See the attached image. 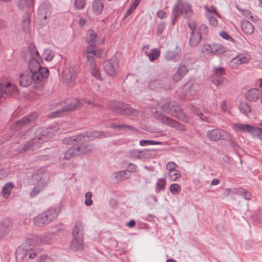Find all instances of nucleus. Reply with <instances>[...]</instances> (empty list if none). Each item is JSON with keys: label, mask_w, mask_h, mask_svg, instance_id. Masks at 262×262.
<instances>
[{"label": "nucleus", "mask_w": 262, "mask_h": 262, "mask_svg": "<svg viewBox=\"0 0 262 262\" xmlns=\"http://www.w3.org/2000/svg\"><path fill=\"white\" fill-rule=\"evenodd\" d=\"M103 136V133L102 132H93L86 135H80L76 137L65 138L63 140L64 143L74 144V142H76V144H79L80 146L77 148H71L69 149L64 154V158L70 159L72 157L90 151L92 150L93 147L91 145H85V142Z\"/></svg>", "instance_id": "nucleus-1"}, {"label": "nucleus", "mask_w": 262, "mask_h": 262, "mask_svg": "<svg viewBox=\"0 0 262 262\" xmlns=\"http://www.w3.org/2000/svg\"><path fill=\"white\" fill-rule=\"evenodd\" d=\"M102 51L97 49L93 45L89 46L86 50L88 62L90 66L91 75L95 77L97 80H103L101 78L99 70L97 68L96 63L94 62V57H100Z\"/></svg>", "instance_id": "nucleus-2"}, {"label": "nucleus", "mask_w": 262, "mask_h": 262, "mask_svg": "<svg viewBox=\"0 0 262 262\" xmlns=\"http://www.w3.org/2000/svg\"><path fill=\"white\" fill-rule=\"evenodd\" d=\"M189 27L191 30V35L189 39V44L192 47L198 46L200 43L202 35L207 34L208 32V28L206 25H202L199 28H196L195 22L189 23Z\"/></svg>", "instance_id": "nucleus-3"}, {"label": "nucleus", "mask_w": 262, "mask_h": 262, "mask_svg": "<svg viewBox=\"0 0 262 262\" xmlns=\"http://www.w3.org/2000/svg\"><path fill=\"white\" fill-rule=\"evenodd\" d=\"M57 128L56 127H53L48 129L46 135H40L41 133V130H38L36 133L38 135L35 138L32 139L30 141L28 142L23 148L22 149L20 150V152H24L28 149L33 148V147H39L40 145L43 143V141L46 139L47 137H52L55 135V133H57Z\"/></svg>", "instance_id": "nucleus-4"}, {"label": "nucleus", "mask_w": 262, "mask_h": 262, "mask_svg": "<svg viewBox=\"0 0 262 262\" xmlns=\"http://www.w3.org/2000/svg\"><path fill=\"white\" fill-rule=\"evenodd\" d=\"M103 69L108 75L114 77L117 75L119 70V60L116 57H112L105 60L103 63Z\"/></svg>", "instance_id": "nucleus-5"}, {"label": "nucleus", "mask_w": 262, "mask_h": 262, "mask_svg": "<svg viewBox=\"0 0 262 262\" xmlns=\"http://www.w3.org/2000/svg\"><path fill=\"white\" fill-rule=\"evenodd\" d=\"M29 49L31 59L29 63V68L32 73L41 68L40 65L41 59L34 45H30Z\"/></svg>", "instance_id": "nucleus-6"}, {"label": "nucleus", "mask_w": 262, "mask_h": 262, "mask_svg": "<svg viewBox=\"0 0 262 262\" xmlns=\"http://www.w3.org/2000/svg\"><path fill=\"white\" fill-rule=\"evenodd\" d=\"M112 110L117 114L128 115L129 116H137L138 112L131 108L126 104L118 103L111 106Z\"/></svg>", "instance_id": "nucleus-7"}, {"label": "nucleus", "mask_w": 262, "mask_h": 262, "mask_svg": "<svg viewBox=\"0 0 262 262\" xmlns=\"http://www.w3.org/2000/svg\"><path fill=\"white\" fill-rule=\"evenodd\" d=\"M80 103L77 99H74L71 100L70 102L69 101L68 102H62L59 105L57 111L54 112V116L53 117H56L58 116V114L60 112H68L74 110L75 108L80 106Z\"/></svg>", "instance_id": "nucleus-8"}, {"label": "nucleus", "mask_w": 262, "mask_h": 262, "mask_svg": "<svg viewBox=\"0 0 262 262\" xmlns=\"http://www.w3.org/2000/svg\"><path fill=\"white\" fill-rule=\"evenodd\" d=\"M174 12L177 15L181 14L188 17L192 14V10L189 4L180 1L174 6Z\"/></svg>", "instance_id": "nucleus-9"}, {"label": "nucleus", "mask_w": 262, "mask_h": 262, "mask_svg": "<svg viewBox=\"0 0 262 262\" xmlns=\"http://www.w3.org/2000/svg\"><path fill=\"white\" fill-rule=\"evenodd\" d=\"M207 137L212 141L228 139L230 135L226 132L220 129H212L207 132Z\"/></svg>", "instance_id": "nucleus-10"}, {"label": "nucleus", "mask_w": 262, "mask_h": 262, "mask_svg": "<svg viewBox=\"0 0 262 262\" xmlns=\"http://www.w3.org/2000/svg\"><path fill=\"white\" fill-rule=\"evenodd\" d=\"M51 7L48 2L43 3L39 7L38 15L41 20H45L51 14Z\"/></svg>", "instance_id": "nucleus-11"}, {"label": "nucleus", "mask_w": 262, "mask_h": 262, "mask_svg": "<svg viewBox=\"0 0 262 262\" xmlns=\"http://www.w3.org/2000/svg\"><path fill=\"white\" fill-rule=\"evenodd\" d=\"M162 109L164 113L180 119H182V116H183L180 107L174 102H173L172 109H168L167 105H163Z\"/></svg>", "instance_id": "nucleus-12"}, {"label": "nucleus", "mask_w": 262, "mask_h": 262, "mask_svg": "<svg viewBox=\"0 0 262 262\" xmlns=\"http://www.w3.org/2000/svg\"><path fill=\"white\" fill-rule=\"evenodd\" d=\"M260 90L257 89L249 90L246 93V99L250 101H256L259 99L262 94V83H259Z\"/></svg>", "instance_id": "nucleus-13"}, {"label": "nucleus", "mask_w": 262, "mask_h": 262, "mask_svg": "<svg viewBox=\"0 0 262 262\" xmlns=\"http://www.w3.org/2000/svg\"><path fill=\"white\" fill-rule=\"evenodd\" d=\"M32 74L33 80L39 82L45 80L48 77L49 71L48 69L41 67L36 71L32 72Z\"/></svg>", "instance_id": "nucleus-14"}, {"label": "nucleus", "mask_w": 262, "mask_h": 262, "mask_svg": "<svg viewBox=\"0 0 262 262\" xmlns=\"http://www.w3.org/2000/svg\"><path fill=\"white\" fill-rule=\"evenodd\" d=\"M86 41L89 43L101 44L103 42V39L98 36L94 31L89 30L87 33Z\"/></svg>", "instance_id": "nucleus-15"}, {"label": "nucleus", "mask_w": 262, "mask_h": 262, "mask_svg": "<svg viewBox=\"0 0 262 262\" xmlns=\"http://www.w3.org/2000/svg\"><path fill=\"white\" fill-rule=\"evenodd\" d=\"M250 60V57L248 54H240L232 59L231 65L232 67H235L242 63H248Z\"/></svg>", "instance_id": "nucleus-16"}, {"label": "nucleus", "mask_w": 262, "mask_h": 262, "mask_svg": "<svg viewBox=\"0 0 262 262\" xmlns=\"http://www.w3.org/2000/svg\"><path fill=\"white\" fill-rule=\"evenodd\" d=\"M37 116L38 115L36 113H33L24 117L16 123V129L26 124H27L30 122L33 121L36 118H37Z\"/></svg>", "instance_id": "nucleus-17"}, {"label": "nucleus", "mask_w": 262, "mask_h": 262, "mask_svg": "<svg viewBox=\"0 0 262 262\" xmlns=\"http://www.w3.org/2000/svg\"><path fill=\"white\" fill-rule=\"evenodd\" d=\"M102 0H94L92 4L91 12L95 15H99L103 10Z\"/></svg>", "instance_id": "nucleus-18"}, {"label": "nucleus", "mask_w": 262, "mask_h": 262, "mask_svg": "<svg viewBox=\"0 0 262 262\" xmlns=\"http://www.w3.org/2000/svg\"><path fill=\"white\" fill-rule=\"evenodd\" d=\"M12 227V223L8 220H5L0 223V239L9 233Z\"/></svg>", "instance_id": "nucleus-19"}, {"label": "nucleus", "mask_w": 262, "mask_h": 262, "mask_svg": "<svg viewBox=\"0 0 262 262\" xmlns=\"http://www.w3.org/2000/svg\"><path fill=\"white\" fill-rule=\"evenodd\" d=\"M188 72L187 67L183 64L180 65L177 71L173 75V80L176 81H180Z\"/></svg>", "instance_id": "nucleus-20"}, {"label": "nucleus", "mask_w": 262, "mask_h": 262, "mask_svg": "<svg viewBox=\"0 0 262 262\" xmlns=\"http://www.w3.org/2000/svg\"><path fill=\"white\" fill-rule=\"evenodd\" d=\"M3 93L7 95L15 94L17 92V88L13 83H1Z\"/></svg>", "instance_id": "nucleus-21"}, {"label": "nucleus", "mask_w": 262, "mask_h": 262, "mask_svg": "<svg viewBox=\"0 0 262 262\" xmlns=\"http://www.w3.org/2000/svg\"><path fill=\"white\" fill-rule=\"evenodd\" d=\"M83 236H73L71 244V248L74 250H78L83 249Z\"/></svg>", "instance_id": "nucleus-22"}, {"label": "nucleus", "mask_w": 262, "mask_h": 262, "mask_svg": "<svg viewBox=\"0 0 262 262\" xmlns=\"http://www.w3.org/2000/svg\"><path fill=\"white\" fill-rule=\"evenodd\" d=\"M50 221L48 219L45 213L37 215L34 219V223L36 226H42L46 224H47Z\"/></svg>", "instance_id": "nucleus-23"}, {"label": "nucleus", "mask_w": 262, "mask_h": 262, "mask_svg": "<svg viewBox=\"0 0 262 262\" xmlns=\"http://www.w3.org/2000/svg\"><path fill=\"white\" fill-rule=\"evenodd\" d=\"M76 73L73 69H67L63 72V79L67 82H72L76 80Z\"/></svg>", "instance_id": "nucleus-24"}, {"label": "nucleus", "mask_w": 262, "mask_h": 262, "mask_svg": "<svg viewBox=\"0 0 262 262\" xmlns=\"http://www.w3.org/2000/svg\"><path fill=\"white\" fill-rule=\"evenodd\" d=\"M243 31L246 34H251L254 31L253 24L248 20L243 21L241 24Z\"/></svg>", "instance_id": "nucleus-25"}, {"label": "nucleus", "mask_w": 262, "mask_h": 262, "mask_svg": "<svg viewBox=\"0 0 262 262\" xmlns=\"http://www.w3.org/2000/svg\"><path fill=\"white\" fill-rule=\"evenodd\" d=\"M158 118L163 123H165L167 125H170L172 127H177L179 124L177 121L172 120V119L166 116L163 114L160 115Z\"/></svg>", "instance_id": "nucleus-26"}, {"label": "nucleus", "mask_w": 262, "mask_h": 262, "mask_svg": "<svg viewBox=\"0 0 262 262\" xmlns=\"http://www.w3.org/2000/svg\"><path fill=\"white\" fill-rule=\"evenodd\" d=\"M73 236H83V227L82 223L80 221L76 222L73 230Z\"/></svg>", "instance_id": "nucleus-27"}, {"label": "nucleus", "mask_w": 262, "mask_h": 262, "mask_svg": "<svg viewBox=\"0 0 262 262\" xmlns=\"http://www.w3.org/2000/svg\"><path fill=\"white\" fill-rule=\"evenodd\" d=\"M59 212V210L58 209L56 208H51L44 213L49 221L51 222L58 216Z\"/></svg>", "instance_id": "nucleus-28"}, {"label": "nucleus", "mask_w": 262, "mask_h": 262, "mask_svg": "<svg viewBox=\"0 0 262 262\" xmlns=\"http://www.w3.org/2000/svg\"><path fill=\"white\" fill-rule=\"evenodd\" d=\"M233 128L235 130H239L244 133H249L251 129V126L243 123H236L233 125Z\"/></svg>", "instance_id": "nucleus-29"}, {"label": "nucleus", "mask_w": 262, "mask_h": 262, "mask_svg": "<svg viewBox=\"0 0 262 262\" xmlns=\"http://www.w3.org/2000/svg\"><path fill=\"white\" fill-rule=\"evenodd\" d=\"M14 188V185L11 182L7 183L2 189L3 196L6 199L9 197L12 189Z\"/></svg>", "instance_id": "nucleus-30"}, {"label": "nucleus", "mask_w": 262, "mask_h": 262, "mask_svg": "<svg viewBox=\"0 0 262 262\" xmlns=\"http://www.w3.org/2000/svg\"><path fill=\"white\" fill-rule=\"evenodd\" d=\"M161 54V51L158 48L151 50L150 52L146 54L150 61H154L158 59Z\"/></svg>", "instance_id": "nucleus-31"}, {"label": "nucleus", "mask_w": 262, "mask_h": 262, "mask_svg": "<svg viewBox=\"0 0 262 262\" xmlns=\"http://www.w3.org/2000/svg\"><path fill=\"white\" fill-rule=\"evenodd\" d=\"M53 235L50 233H47L44 235L39 236L41 245L52 243L53 240Z\"/></svg>", "instance_id": "nucleus-32"}, {"label": "nucleus", "mask_w": 262, "mask_h": 262, "mask_svg": "<svg viewBox=\"0 0 262 262\" xmlns=\"http://www.w3.org/2000/svg\"><path fill=\"white\" fill-rule=\"evenodd\" d=\"M213 54H223L227 51V48L219 43H213Z\"/></svg>", "instance_id": "nucleus-33"}, {"label": "nucleus", "mask_w": 262, "mask_h": 262, "mask_svg": "<svg viewBox=\"0 0 262 262\" xmlns=\"http://www.w3.org/2000/svg\"><path fill=\"white\" fill-rule=\"evenodd\" d=\"M27 244L33 246L41 245L39 236L35 235L29 236L27 238Z\"/></svg>", "instance_id": "nucleus-34"}, {"label": "nucleus", "mask_w": 262, "mask_h": 262, "mask_svg": "<svg viewBox=\"0 0 262 262\" xmlns=\"http://www.w3.org/2000/svg\"><path fill=\"white\" fill-rule=\"evenodd\" d=\"M236 8L243 15H244L246 17L249 18L254 23H256L257 21L258 20V18H254L253 17L252 13L250 10L239 9L238 7H236Z\"/></svg>", "instance_id": "nucleus-35"}, {"label": "nucleus", "mask_w": 262, "mask_h": 262, "mask_svg": "<svg viewBox=\"0 0 262 262\" xmlns=\"http://www.w3.org/2000/svg\"><path fill=\"white\" fill-rule=\"evenodd\" d=\"M162 143L153 140H142L139 142V144L142 146L153 145H160Z\"/></svg>", "instance_id": "nucleus-36"}, {"label": "nucleus", "mask_w": 262, "mask_h": 262, "mask_svg": "<svg viewBox=\"0 0 262 262\" xmlns=\"http://www.w3.org/2000/svg\"><path fill=\"white\" fill-rule=\"evenodd\" d=\"M169 178L172 181H175L181 177V173L178 170H174L168 173Z\"/></svg>", "instance_id": "nucleus-37"}, {"label": "nucleus", "mask_w": 262, "mask_h": 262, "mask_svg": "<svg viewBox=\"0 0 262 262\" xmlns=\"http://www.w3.org/2000/svg\"><path fill=\"white\" fill-rule=\"evenodd\" d=\"M42 56L47 61H51L54 56V53L50 49H46L44 51Z\"/></svg>", "instance_id": "nucleus-38"}, {"label": "nucleus", "mask_w": 262, "mask_h": 262, "mask_svg": "<svg viewBox=\"0 0 262 262\" xmlns=\"http://www.w3.org/2000/svg\"><path fill=\"white\" fill-rule=\"evenodd\" d=\"M213 44H206L203 46L201 49V52L206 54H213Z\"/></svg>", "instance_id": "nucleus-39"}, {"label": "nucleus", "mask_w": 262, "mask_h": 262, "mask_svg": "<svg viewBox=\"0 0 262 262\" xmlns=\"http://www.w3.org/2000/svg\"><path fill=\"white\" fill-rule=\"evenodd\" d=\"M30 20L27 18L24 19L21 25V29L24 33H27L30 30Z\"/></svg>", "instance_id": "nucleus-40"}, {"label": "nucleus", "mask_w": 262, "mask_h": 262, "mask_svg": "<svg viewBox=\"0 0 262 262\" xmlns=\"http://www.w3.org/2000/svg\"><path fill=\"white\" fill-rule=\"evenodd\" d=\"M181 190V187L178 184H172L170 186V191L173 194L177 195L179 194Z\"/></svg>", "instance_id": "nucleus-41"}, {"label": "nucleus", "mask_w": 262, "mask_h": 262, "mask_svg": "<svg viewBox=\"0 0 262 262\" xmlns=\"http://www.w3.org/2000/svg\"><path fill=\"white\" fill-rule=\"evenodd\" d=\"M179 54L174 51H168L165 54V58L167 60H173Z\"/></svg>", "instance_id": "nucleus-42"}, {"label": "nucleus", "mask_w": 262, "mask_h": 262, "mask_svg": "<svg viewBox=\"0 0 262 262\" xmlns=\"http://www.w3.org/2000/svg\"><path fill=\"white\" fill-rule=\"evenodd\" d=\"M85 6V0H75L74 7L76 10H82L84 8Z\"/></svg>", "instance_id": "nucleus-43"}, {"label": "nucleus", "mask_w": 262, "mask_h": 262, "mask_svg": "<svg viewBox=\"0 0 262 262\" xmlns=\"http://www.w3.org/2000/svg\"><path fill=\"white\" fill-rule=\"evenodd\" d=\"M42 189V186L41 184H38L34 187L30 193L31 197L33 198L36 196Z\"/></svg>", "instance_id": "nucleus-44"}, {"label": "nucleus", "mask_w": 262, "mask_h": 262, "mask_svg": "<svg viewBox=\"0 0 262 262\" xmlns=\"http://www.w3.org/2000/svg\"><path fill=\"white\" fill-rule=\"evenodd\" d=\"M240 110L245 114H247L250 112V108L249 105L246 102H242L239 105Z\"/></svg>", "instance_id": "nucleus-45"}, {"label": "nucleus", "mask_w": 262, "mask_h": 262, "mask_svg": "<svg viewBox=\"0 0 262 262\" xmlns=\"http://www.w3.org/2000/svg\"><path fill=\"white\" fill-rule=\"evenodd\" d=\"M111 127L114 129H117L119 130H125L127 128L130 127L129 126L125 125L122 124H118L117 123H111Z\"/></svg>", "instance_id": "nucleus-46"}, {"label": "nucleus", "mask_w": 262, "mask_h": 262, "mask_svg": "<svg viewBox=\"0 0 262 262\" xmlns=\"http://www.w3.org/2000/svg\"><path fill=\"white\" fill-rule=\"evenodd\" d=\"M177 167L178 165L172 161L168 162L166 166V169L168 171V173L176 170Z\"/></svg>", "instance_id": "nucleus-47"}, {"label": "nucleus", "mask_w": 262, "mask_h": 262, "mask_svg": "<svg viewBox=\"0 0 262 262\" xmlns=\"http://www.w3.org/2000/svg\"><path fill=\"white\" fill-rule=\"evenodd\" d=\"M262 129L256 126H251V129L249 131V133L252 134L253 136H259L261 134Z\"/></svg>", "instance_id": "nucleus-48"}, {"label": "nucleus", "mask_w": 262, "mask_h": 262, "mask_svg": "<svg viewBox=\"0 0 262 262\" xmlns=\"http://www.w3.org/2000/svg\"><path fill=\"white\" fill-rule=\"evenodd\" d=\"M165 184L166 180L163 178H161L158 180L157 186L160 189H164Z\"/></svg>", "instance_id": "nucleus-49"}, {"label": "nucleus", "mask_w": 262, "mask_h": 262, "mask_svg": "<svg viewBox=\"0 0 262 262\" xmlns=\"http://www.w3.org/2000/svg\"><path fill=\"white\" fill-rule=\"evenodd\" d=\"M140 151L138 150H132L129 152V155L130 157L134 158H140Z\"/></svg>", "instance_id": "nucleus-50"}, {"label": "nucleus", "mask_w": 262, "mask_h": 262, "mask_svg": "<svg viewBox=\"0 0 262 262\" xmlns=\"http://www.w3.org/2000/svg\"><path fill=\"white\" fill-rule=\"evenodd\" d=\"M205 9L207 10L210 13L215 14L218 17L221 18L220 15L217 13L216 9L215 7L213 6H211L210 7H208L207 6L205 7Z\"/></svg>", "instance_id": "nucleus-51"}, {"label": "nucleus", "mask_w": 262, "mask_h": 262, "mask_svg": "<svg viewBox=\"0 0 262 262\" xmlns=\"http://www.w3.org/2000/svg\"><path fill=\"white\" fill-rule=\"evenodd\" d=\"M85 203L86 205H87V206L91 205L93 203V201L91 199V198L92 197V193L91 192H87L85 194Z\"/></svg>", "instance_id": "nucleus-52"}, {"label": "nucleus", "mask_w": 262, "mask_h": 262, "mask_svg": "<svg viewBox=\"0 0 262 262\" xmlns=\"http://www.w3.org/2000/svg\"><path fill=\"white\" fill-rule=\"evenodd\" d=\"M220 36L222 38H223L226 40L231 41H233V40L232 38L228 34V33H227L226 32L222 31V32H220Z\"/></svg>", "instance_id": "nucleus-53"}, {"label": "nucleus", "mask_w": 262, "mask_h": 262, "mask_svg": "<svg viewBox=\"0 0 262 262\" xmlns=\"http://www.w3.org/2000/svg\"><path fill=\"white\" fill-rule=\"evenodd\" d=\"M208 19H209V23L212 26H213L214 27H215L217 26V20L215 17L210 15V16H208Z\"/></svg>", "instance_id": "nucleus-54"}, {"label": "nucleus", "mask_w": 262, "mask_h": 262, "mask_svg": "<svg viewBox=\"0 0 262 262\" xmlns=\"http://www.w3.org/2000/svg\"><path fill=\"white\" fill-rule=\"evenodd\" d=\"M164 29H165V26L164 24H159L157 26V32H156L157 35L159 36L161 34H162Z\"/></svg>", "instance_id": "nucleus-55"}, {"label": "nucleus", "mask_w": 262, "mask_h": 262, "mask_svg": "<svg viewBox=\"0 0 262 262\" xmlns=\"http://www.w3.org/2000/svg\"><path fill=\"white\" fill-rule=\"evenodd\" d=\"M125 172L121 171L118 172L116 174V178H117L118 179L120 180H123L125 179H127L128 178V177L125 176Z\"/></svg>", "instance_id": "nucleus-56"}, {"label": "nucleus", "mask_w": 262, "mask_h": 262, "mask_svg": "<svg viewBox=\"0 0 262 262\" xmlns=\"http://www.w3.org/2000/svg\"><path fill=\"white\" fill-rule=\"evenodd\" d=\"M239 192L242 193H243V195L244 196V198L246 200H250L251 197V194L245 191L243 188L239 189Z\"/></svg>", "instance_id": "nucleus-57"}, {"label": "nucleus", "mask_w": 262, "mask_h": 262, "mask_svg": "<svg viewBox=\"0 0 262 262\" xmlns=\"http://www.w3.org/2000/svg\"><path fill=\"white\" fill-rule=\"evenodd\" d=\"M215 74L220 76V75H223L225 73V71L222 68L217 67L214 69Z\"/></svg>", "instance_id": "nucleus-58"}, {"label": "nucleus", "mask_w": 262, "mask_h": 262, "mask_svg": "<svg viewBox=\"0 0 262 262\" xmlns=\"http://www.w3.org/2000/svg\"><path fill=\"white\" fill-rule=\"evenodd\" d=\"M220 107L223 112H225V113L228 112V107H227L226 103L225 101H223L220 103Z\"/></svg>", "instance_id": "nucleus-59"}, {"label": "nucleus", "mask_w": 262, "mask_h": 262, "mask_svg": "<svg viewBox=\"0 0 262 262\" xmlns=\"http://www.w3.org/2000/svg\"><path fill=\"white\" fill-rule=\"evenodd\" d=\"M19 222L20 224H26L29 223V219H28L27 216H22L20 217Z\"/></svg>", "instance_id": "nucleus-60"}, {"label": "nucleus", "mask_w": 262, "mask_h": 262, "mask_svg": "<svg viewBox=\"0 0 262 262\" xmlns=\"http://www.w3.org/2000/svg\"><path fill=\"white\" fill-rule=\"evenodd\" d=\"M157 16L160 18H165L166 17V13L163 10H159L157 13Z\"/></svg>", "instance_id": "nucleus-61"}, {"label": "nucleus", "mask_w": 262, "mask_h": 262, "mask_svg": "<svg viewBox=\"0 0 262 262\" xmlns=\"http://www.w3.org/2000/svg\"><path fill=\"white\" fill-rule=\"evenodd\" d=\"M128 168H129V171H131L133 172H136L137 171V169H138V167H137V165H136L134 164H129Z\"/></svg>", "instance_id": "nucleus-62"}, {"label": "nucleus", "mask_w": 262, "mask_h": 262, "mask_svg": "<svg viewBox=\"0 0 262 262\" xmlns=\"http://www.w3.org/2000/svg\"><path fill=\"white\" fill-rule=\"evenodd\" d=\"M140 2V0H135L133 4L132 5V6L130 7L131 8L132 10L134 11L136 9L137 6L139 4Z\"/></svg>", "instance_id": "nucleus-63"}, {"label": "nucleus", "mask_w": 262, "mask_h": 262, "mask_svg": "<svg viewBox=\"0 0 262 262\" xmlns=\"http://www.w3.org/2000/svg\"><path fill=\"white\" fill-rule=\"evenodd\" d=\"M26 3V5L28 7H33L34 5V0H25Z\"/></svg>", "instance_id": "nucleus-64"}]
</instances>
